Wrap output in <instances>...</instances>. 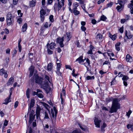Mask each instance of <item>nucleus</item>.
<instances>
[{
  "instance_id": "e433bc0d",
  "label": "nucleus",
  "mask_w": 133,
  "mask_h": 133,
  "mask_svg": "<svg viewBox=\"0 0 133 133\" xmlns=\"http://www.w3.org/2000/svg\"><path fill=\"white\" fill-rule=\"evenodd\" d=\"M106 126V124L104 123L103 124L102 126L101 127V130L102 131H104V128Z\"/></svg>"
},
{
  "instance_id": "ea45409f",
  "label": "nucleus",
  "mask_w": 133,
  "mask_h": 133,
  "mask_svg": "<svg viewBox=\"0 0 133 133\" xmlns=\"http://www.w3.org/2000/svg\"><path fill=\"white\" fill-rule=\"evenodd\" d=\"M41 103L46 108H47L49 106V105L48 104L44 102H41Z\"/></svg>"
},
{
  "instance_id": "5fc2aeb1",
  "label": "nucleus",
  "mask_w": 133,
  "mask_h": 133,
  "mask_svg": "<svg viewBox=\"0 0 133 133\" xmlns=\"http://www.w3.org/2000/svg\"><path fill=\"white\" fill-rule=\"evenodd\" d=\"M48 53L49 54H51L53 53V52L50 49L48 48Z\"/></svg>"
},
{
  "instance_id": "774afa93",
  "label": "nucleus",
  "mask_w": 133,
  "mask_h": 133,
  "mask_svg": "<svg viewBox=\"0 0 133 133\" xmlns=\"http://www.w3.org/2000/svg\"><path fill=\"white\" fill-rule=\"evenodd\" d=\"M18 103V101H16L15 102L14 105L15 108H16L17 107Z\"/></svg>"
},
{
  "instance_id": "b1692460",
  "label": "nucleus",
  "mask_w": 133,
  "mask_h": 133,
  "mask_svg": "<svg viewBox=\"0 0 133 133\" xmlns=\"http://www.w3.org/2000/svg\"><path fill=\"white\" fill-rule=\"evenodd\" d=\"M35 116V115H34V116H31L32 117L29 116V123L31 124L34 120Z\"/></svg>"
},
{
  "instance_id": "69168bd1",
  "label": "nucleus",
  "mask_w": 133,
  "mask_h": 133,
  "mask_svg": "<svg viewBox=\"0 0 133 133\" xmlns=\"http://www.w3.org/2000/svg\"><path fill=\"white\" fill-rule=\"evenodd\" d=\"M119 31L121 33H122L123 32V27L120 28L119 29Z\"/></svg>"
},
{
  "instance_id": "603ef678",
  "label": "nucleus",
  "mask_w": 133,
  "mask_h": 133,
  "mask_svg": "<svg viewBox=\"0 0 133 133\" xmlns=\"http://www.w3.org/2000/svg\"><path fill=\"white\" fill-rule=\"evenodd\" d=\"M132 124H128L127 125V128L128 129H129L130 128H131L132 129L133 128H132Z\"/></svg>"
},
{
  "instance_id": "7c9ffc66",
  "label": "nucleus",
  "mask_w": 133,
  "mask_h": 133,
  "mask_svg": "<svg viewBox=\"0 0 133 133\" xmlns=\"http://www.w3.org/2000/svg\"><path fill=\"white\" fill-rule=\"evenodd\" d=\"M86 78L87 80H91L92 79H94V76H88L86 77Z\"/></svg>"
},
{
  "instance_id": "680f3d73",
  "label": "nucleus",
  "mask_w": 133,
  "mask_h": 133,
  "mask_svg": "<svg viewBox=\"0 0 133 133\" xmlns=\"http://www.w3.org/2000/svg\"><path fill=\"white\" fill-rule=\"evenodd\" d=\"M104 0H99L97 2L98 4H99L101 3H103L104 1Z\"/></svg>"
},
{
  "instance_id": "4d7b16f0",
  "label": "nucleus",
  "mask_w": 133,
  "mask_h": 133,
  "mask_svg": "<svg viewBox=\"0 0 133 133\" xmlns=\"http://www.w3.org/2000/svg\"><path fill=\"white\" fill-rule=\"evenodd\" d=\"M34 111L33 110H32L30 114V116H31V117H32L31 116H34Z\"/></svg>"
},
{
  "instance_id": "6e6552de",
  "label": "nucleus",
  "mask_w": 133,
  "mask_h": 133,
  "mask_svg": "<svg viewBox=\"0 0 133 133\" xmlns=\"http://www.w3.org/2000/svg\"><path fill=\"white\" fill-rule=\"evenodd\" d=\"M53 109L54 111L55 115L53 110L52 111H51V113L52 115V117L53 118V119L54 120H55L56 119V115L57 113V111L56 110V108L55 107H53Z\"/></svg>"
},
{
  "instance_id": "de8ad7c7",
  "label": "nucleus",
  "mask_w": 133,
  "mask_h": 133,
  "mask_svg": "<svg viewBox=\"0 0 133 133\" xmlns=\"http://www.w3.org/2000/svg\"><path fill=\"white\" fill-rule=\"evenodd\" d=\"M116 81L115 79V78H114L112 81L111 82V85H114L115 84V83L116 82Z\"/></svg>"
},
{
  "instance_id": "423d86ee",
  "label": "nucleus",
  "mask_w": 133,
  "mask_h": 133,
  "mask_svg": "<svg viewBox=\"0 0 133 133\" xmlns=\"http://www.w3.org/2000/svg\"><path fill=\"white\" fill-rule=\"evenodd\" d=\"M43 80V78L41 77H39L36 75L35 76V82L37 83L40 85L42 84Z\"/></svg>"
},
{
  "instance_id": "4c0bfd02",
  "label": "nucleus",
  "mask_w": 133,
  "mask_h": 133,
  "mask_svg": "<svg viewBox=\"0 0 133 133\" xmlns=\"http://www.w3.org/2000/svg\"><path fill=\"white\" fill-rule=\"evenodd\" d=\"M122 4H121V5H120V6L119 5H118L116 8V9L117 10V11H120V10H119L121 9V8H122Z\"/></svg>"
},
{
  "instance_id": "9b49d317",
  "label": "nucleus",
  "mask_w": 133,
  "mask_h": 133,
  "mask_svg": "<svg viewBox=\"0 0 133 133\" xmlns=\"http://www.w3.org/2000/svg\"><path fill=\"white\" fill-rule=\"evenodd\" d=\"M41 85V88L44 90L46 89L49 87L48 82V81H45L43 84H42Z\"/></svg>"
},
{
  "instance_id": "c9c22d12",
  "label": "nucleus",
  "mask_w": 133,
  "mask_h": 133,
  "mask_svg": "<svg viewBox=\"0 0 133 133\" xmlns=\"http://www.w3.org/2000/svg\"><path fill=\"white\" fill-rule=\"evenodd\" d=\"M129 79V77L127 76H125L124 75L123 77L122 78V80L124 81H126L128 79Z\"/></svg>"
},
{
  "instance_id": "6e6d98bb",
  "label": "nucleus",
  "mask_w": 133,
  "mask_h": 133,
  "mask_svg": "<svg viewBox=\"0 0 133 133\" xmlns=\"http://www.w3.org/2000/svg\"><path fill=\"white\" fill-rule=\"evenodd\" d=\"M56 74L57 75L59 76H61L62 73L59 71V70H57V71L56 72Z\"/></svg>"
},
{
  "instance_id": "dca6fc26",
  "label": "nucleus",
  "mask_w": 133,
  "mask_h": 133,
  "mask_svg": "<svg viewBox=\"0 0 133 133\" xmlns=\"http://www.w3.org/2000/svg\"><path fill=\"white\" fill-rule=\"evenodd\" d=\"M14 81V78L11 77L9 79L7 83V85L8 86L11 84H12Z\"/></svg>"
},
{
  "instance_id": "bf43d9fd",
  "label": "nucleus",
  "mask_w": 133,
  "mask_h": 133,
  "mask_svg": "<svg viewBox=\"0 0 133 133\" xmlns=\"http://www.w3.org/2000/svg\"><path fill=\"white\" fill-rule=\"evenodd\" d=\"M126 21H127L125 19H122L121 21V23L122 24L124 23Z\"/></svg>"
},
{
  "instance_id": "4be33fe9",
  "label": "nucleus",
  "mask_w": 133,
  "mask_h": 133,
  "mask_svg": "<svg viewBox=\"0 0 133 133\" xmlns=\"http://www.w3.org/2000/svg\"><path fill=\"white\" fill-rule=\"evenodd\" d=\"M85 60V59L84 60L83 59V56H81L79 58L77 59L76 60V61H78L79 63H81L83 62L84 60Z\"/></svg>"
},
{
  "instance_id": "7ed1b4c3",
  "label": "nucleus",
  "mask_w": 133,
  "mask_h": 133,
  "mask_svg": "<svg viewBox=\"0 0 133 133\" xmlns=\"http://www.w3.org/2000/svg\"><path fill=\"white\" fill-rule=\"evenodd\" d=\"M58 4L55 3L54 5V9L55 11H58L61 9V7L64 5V0H57Z\"/></svg>"
},
{
  "instance_id": "412c9836",
  "label": "nucleus",
  "mask_w": 133,
  "mask_h": 133,
  "mask_svg": "<svg viewBox=\"0 0 133 133\" xmlns=\"http://www.w3.org/2000/svg\"><path fill=\"white\" fill-rule=\"evenodd\" d=\"M94 48V47L92 45H90V50H89L88 52V54H92V50Z\"/></svg>"
},
{
  "instance_id": "e2e57ef3",
  "label": "nucleus",
  "mask_w": 133,
  "mask_h": 133,
  "mask_svg": "<svg viewBox=\"0 0 133 133\" xmlns=\"http://www.w3.org/2000/svg\"><path fill=\"white\" fill-rule=\"evenodd\" d=\"M116 38V36L115 35H112L111 39L113 40H115Z\"/></svg>"
},
{
  "instance_id": "c85d7f7f",
  "label": "nucleus",
  "mask_w": 133,
  "mask_h": 133,
  "mask_svg": "<svg viewBox=\"0 0 133 133\" xmlns=\"http://www.w3.org/2000/svg\"><path fill=\"white\" fill-rule=\"evenodd\" d=\"M79 125L80 128L83 131H85L87 129L86 126L84 125L82 126L81 124H79Z\"/></svg>"
},
{
  "instance_id": "2f4dec72",
  "label": "nucleus",
  "mask_w": 133,
  "mask_h": 133,
  "mask_svg": "<svg viewBox=\"0 0 133 133\" xmlns=\"http://www.w3.org/2000/svg\"><path fill=\"white\" fill-rule=\"evenodd\" d=\"M131 3H130L128 5V7L129 8H133V0L131 1Z\"/></svg>"
},
{
  "instance_id": "5701e85b",
  "label": "nucleus",
  "mask_w": 133,
  "mask_h": 133,
  "mask_svg": "<svg viewBox=\"0 0 133 133\" xmlns=\"http://www.w3.org/2000/svg\"><path fill=\"white\" fill-rule=\"evenodd\" d=\"M127 2V0H118V3L120 5H121V4H124Z\"/></svg>"
},
{
  "instance_id": "09e8293b",
  "label": "nucleus",
  "mask_w": 133,
  "mask_h": 133,
  "mask_svg": "<svg viewBox=\"0 0 133 133\" xmlns=\"http://www.w3.org/2000/svg\"><path fill=\"white\" fill-rule=\"evenodd\" d=\"M75 70L74 69L73 70L72 72V75L75 77H76V76H77V74H75Z\"/></svg>"
},
{
  "instance_id": "3c124183",
  "label": "nucleus",
  "mask_w": 133,
  "mask_h": 133,
  "mask_svg": "<svg viewBox=\"0 0 133 133\" xmlns=\"http://www.w3.org/2000/svg\"><path fill=\"white\" fill-rule=\"evenodd\" d=\"M45 80L46 81H49V82H50V80H49V76H47L46 75L45 76Z\"/></svg>"
},
{
  "instance_id": "a211bd4d",
  "label": "nucleus",
  "mask_w": 133,
  "mask_h": 133,
  "mask_svg": "<svg viewBox=\"0 0 133 133\" xmlns=\"http://www.w3.org/2000/svg\"><path fill=\"white\" fill-rule=\"evenodd\" d=\"M126 59L128 62H131L132 60V57L128 54L127 55Z\"/></svg>"
},
{
  "instance_id": "9d476101",
  "label": "nucleus",
  "mask_w": 133,
  "mask_h": 133,
  "mask_svg": "<svg viewBox=\"0 0 133 133\" xmlns=\"http://www.w3.org/2000/svg\"><path fill=\"white\" fill-rule=\"evenodd\" d=\"M35 103V100L34 99L32 98L31 100V102L30 103V106H29L28 108V112H29L31 110V108L33 107Z\"/></svg>"
},
{
  "instance_id": "a18cd8bd",
  "label": "nucleus",
  "mask_w": 133,
  "mask_h": 133,
  "mask_svg": "<svg viewBox=\"0 0 133 133\" xmlns=\"http://www.w3.org/2000/svg\"><path fill=\"white\" fill-rule=\"evenodd\" d=\"M72 133H81L79 130H75L72 132Z\"/></svg>"
},
{
  "instance_id": "49530a36",
  "label": "nucleus",
  "mask_w": 133,
  "mask_h": 133,
  "mask_svg": "<svg viewBox=\"0 0 133 133\" xmlns=\"http://www.w3.org/2000/svg\"><path fill=\"white\" fill-rule=\"evenodd\" d=\"M37 95L39 97L41 98H42L44 97L43 95L41 93H38Z\"/></svg>"
},
{
  "instance_id": "f704fd0d",
  "label": "nucleus",
  "mask_w": 133,
  "mask_h": 133,
  "mask_svg": "<svg viewBox=\"0 0 133 133\" xmlns=\"http://www.w3.org/2000/svg\"><path fill=\"white\" fill-rule=\"evenodd\" d=\"M49 19L50 21L52 22H53L54 21L53 16L52 15H51L50 16Z\"/></svg>"
},
{
  "instance_id": "aec40b11",
  "label": "nucleus",
  "mask_w": 133,
  "mask_h": 133,
  "mask_svg": "<svg viewBox=\"0 0 133 133\" xmlns=\"http://www.w3.org/2000/svg\"><path fill=\"white\" fill-rule=\"evenodd\" d=\"M36 0H32L30 2L29 4L30 7H33L35 6L36 5Z\"/></svg>"
},
{
  "instance_id": "4468645a",
  "label": "nucleus",
  "mask_w": 133,
  "mask_h": 133,
  "mask_svg": "<svg viewBox=\"0 0 133 133\" xmlns=\"http://www.w3.org/2000/svg\"><path fill=\"white\" fill-rule=\"evenodd\" d=\"M55 45V44L54 43H52L50 44H47V46L48 48H49L51 49H53L54 48V46Z\"/></svg>"
},
{
  "instance_id": "f257e3e1",
  "label": "nucleus",
  "mask_w": 133,
  "mask_h": 133,
  "mask_svg": "<svg viewBox=\"0 0 133 133\" xmlns=\"http://www.w3.org/2000/svg\"><path fill=\"white\" fill-rule=\"evenodd\" d=\"M119 101L117 98L114 99L113 101L112 105L110 112L111 113L116 112L117 109L120 108V105L118 103Z\"/></svg>"
},
{
  "instance_id": "2eb2a0df",
  "label": "nucleus",
  "mask_w": 133,
  "mask_h": 133,
  "mask_svg": "<svg viewBox=\"0 0 133 133\" xmlns=\"http://www.w3.org/2000/svg\"><path fill=\"white\" fill-rule=\"evenodd\" d=\"M34 66H31L29 69V70H30V74L29 75L30 77H31L33 75L34 71Z\"/></svg>"
},
{
  "instance_id": "72a5a7b5",
  "label": "nucleus",
  "mask_w": 133,
  "mask_h": 133,
  "mask_svg": "<svg viewBox=\"0 0 133 133\" xmlns=\"http://www.w3.org/2000/svg\"><path fill=\"white\" fill-rule=\"evenodd\" d=\"M14 90V88L13 87L11 88L10 89L9 92L10 95L9 96V98H10L11 97V96L12 93V91Z\"/></svg>"
},
{
  "instance_id": "f3484780",
  "label": "nucleus",
  "mask_w": 133,
  "mask_h": 133,
  "mask_svg": "<svg viewBox=\"0 0 133 133\" xmlns=\"http://www.w3.org/2000/svg\"><path fill=\"white\" fill-rule=\"evenodd\" d=\"M48 114H49V115H51L49 111L48 112V113L46 111L45 112V116L44 117V119H46L48 121H49L50 119Z\"/></svg>"
},
{
  "instance_id": "864d4df0",
  "label": "nucleus",
  "mask_w": 133,
  "mask_h": 133,
  "mask_svg": "<svg viewBox=\"0 0 133 133\" xmlns=\"http://www.w3.org/2000/svg\"><path fill=\"white\" fill-rule=\"evenodd\" d=\"M18 0H13V3L14 5H16L17 4Z\"/></svg>"
},
{
  "instance_id": "0eeeda50",
  "label": "nucleus",
  "mask_w": 133,
  "mask_h": 133,
  "mask_svg": "<svg viewBox=\"0 0 133 133\" xmlns=\"http://www.w3.org/2000/svg\"><path fill=\"white\" fill-rule=\"evenodd\" d=\"M57 42L60 45L61 47L64 46V45L63 44L64 41V37H63L61 38H58L57 39Z\"/></svg>"
},
{
  "instance_id": "79ce46f5",
  "label": "nucleus",
  "mask_w": 133,
  "mask_h": 133,
  "mask_svg": "<svg viewBox=\"0 0 133 133\" xmlns=\"http://www.w3.org/2000/svg\"><path fill=\"white\" fill-rule=\"evenodd\" d=\"M107 19L106 17L104 15H103L101 16V19L102 20L104 21L106 20Z\"/></svg>"
},
{
  "instance_id": "c756f323",
  "label": "nucleus",
  "mask_w": 133,
  "mask_h": 133,
  "mask_svg": "<svg viewBox=\"0 0 133 133\" xmlns=\"http://www.w3.org/2000/svg\"><path fill=\"white\" fill-rule=\"evenodd\" d=\"M96 38L98 41H101L102 39V35L99 34L97 35L96 36Z\"/></svg>"
},
{
  "instance_id": "13d9d810",
  "label": "nucleus",
  "mask_w": 133,
  "mask_h": 133,
  "mask_svg": "<svg viewBox=\"0 0 133 133\" xmlns=\"http://www.w3.org/2000/svg\"><path fill=\"white\" fill-rule=\"evenodd\" d=\"M81 30L83 31H85L86 29V28L84 26H81Z\"/></svg>"
},
{
  "instance_id": "bb28decb",
  "label": "nucleus",
  "mask_w": 133,
  "mask_h": 133,
  "mask_svg": "<svg viewBox=\"0 0 133 133\" xmlns=\"http://www.w3.org/2000/svg\"><path fill=\"white\" fill-rule=\"evenodd\" d=\"M52 68V63H50L48 64L47 66V70L48 71H50L51 70Z\"/></svg>"
},
{
  "instance_id": "39448f33",
  "label": "nucleus",
  "mask_w": 133,
  "mask_h": 133,
  "mask_svg": "<svg viewBox=\"0 0 133 133\" xmlns=\"http://www.w3.org/2000/svg\"><path fill=\"white\" fill-rule=\"evenodd\" d=\"M6 20L7 25L8 26H10L13 24L14 19L11 14L8 13L7 14L6 16Z\"/></svg>"
},
{
  "instance_id": "0e129e2a",
  "label": "nucleus",
  "mask_w": 133,
  "mask_h": 133,
  "mask_svg": "<svg viewBox=\"0 0 133 133\" xmlns=\"http://www.w3.org/2000/svg\"><path fill=\"white\" fill-rule=\"evenodd\" d=\"M18 48L19 52H21L22 50V46L21 45H18Z\"/></svg>"
},
{
  "instance_id": "052dcab7",
  "label": "nucleus",
  "mask_w": 133,
  "mask_h": 133,
  "mask_svg": "<svg viewBox=\"0 0 133 133\" xmlns=\"http://www.w3.org/2000/svg\"><path fill=\"white\" fill-rule=\"evenodd\" d=\"M130 16H129L128 15H125V20L127 21L129 19V18H130Z\"/></svg>"
},
{
  "instance_id": "37998d69",
  "label": "nucleus",
  "mask_w": 133,
  "mask_h": 133,
  "mask_svg": "<svg viewBox=\"0 0 133 133\" xmlns=\"http://www.w3.org/2000/svg\"><path fill=\"white\" fill-rule=\"evenodd\" d=\"M5 73V72H4L3 69H2L0 70V74L1 75H3Z\"/></svg>"
},
{
  "instance_id": "393cba45",
  "label": "nucleus",
  "mask_w": 133,
  "mask_h": 133,
  "mask_svg": "<svg viewBox=\"0 0 133 133\" xmlns=\"http://www.w3.org/2000/svg\"><path fill=\"white\" fill-rule=\"evenodd\" d=\"M27 28V24L26 23H25L22 26V30L23 32H24L25 31Z\"/></svg>"
},
{
  "instance_id": "a19ab883",
  "label": "nucleus",
  "mask_w": 133,
  "mask_h": 133,
  "mask_svg": "<svg viewBox=\"0 0 133 133\" xmlns=\"http://www.w3.org/2000/svg\"><path fill=\"white\" fill-rule=\"evenodd\" d=\"M78 6L77 3V2H75L73 4V8L77 9V7Z\"/></svg>"
},
{
  "instance_id": "8fccbe9b",
  "label": "nucleus",
  "mask_w": 133,
  "mask_h": 133,
  "mask_svg": "<svg viewBox=\"0 0 133 133\" xmlns=\"http://www.w3.org/2000/svg\"><path fill=\"white\" fill-rule=\"evenodd\" d=\"M60 63H57V70H60Z\"/></svg>"
},
{
  "instance_id": "c03bdc74",
  "label": "nucleus",
  "mask_w": 133,
  "mask_h": 133,
  "mask_svg": "<svg viewBox=\"0 0 133 133\" xmlns=\"http://www.w3.org/2000/svg\"><path fill=\"white\" fill-rule=\"evenodd\" d=\"M113 4V3L112 2H110L107 5V7L109 8V7H111Z\"/></svg>"
},
{
  "instance_id": "58836bf2",
  "label": "nucleus",
  "mask_w": 133,
  "mask_h": 133,
  "mask_svg": "<svg viewBox=\"0 0 133 133\" xmlns=\"http://www.w3.org/2000/svg\"><path fill=\"white\" fill-rule=\"evenodd\" d=\"M17 12L18 15L20 17H22V16L23 14L21 13V11L20 10H19L17 11Z\"/></svg>"
},
{
  "instance_id": "cd10ccee",
  "label": "nucleus",
  "mask_w": 133,
  "mask_h": 133,
  "mask_svg": "<svg viewBox=\"0 0 133 133\" xmlns=\"http://www.w3.org/2000/svg\"><path fill=\"white\" fill-rule=\"evenodd\" d=\"M65 91L64 89H63L61 93V97H65Z\"/></svg>"
},
{
  "instance_id": "1a4fd4ad",
  "label": "nucleus",
  "mask_w": 133,
  "mask_h": 133,
  "mask_svg": "<svg viewBox=\"0 0 133 133\" xmlns=\"http://www.w3.org/2000/svg\"><path fill=\"white\" fill-rule=\"evenodd\" d=\"M41 110V109L40 107L39 106L37 105L36 109V116L37 119L39 118V116L40 115V112Z\"/></svg>"
},
{
  "instance_id": "338daca9",
  "label": "nucleus",
  "mask_w": 133,
  "mask_h": 133,
  "mask_svg": "<svg viewBox=\"0 0 133 133\" xmlns=\"http://www.w3.org/2000/svg\"><path fill=\"white\" fill-rule=\"evenodd\" d=\"M48 23L47 22H46L44 24V26L46 28H47L48 27Z\"/></svg>"
},
{
  "instance_id": "20e7f679",
  "label": "nucleus",
  "mask_w": 133,
  "mask_h": 133,
  "mask_svg": "<svg viewBox=\"0 0 133 133\" xmlns=\"http://www.w3.org/2000/svg\"><path fill=\"white\" fill-rule=\"evenodd\" d=\"M68 5L69 6L68 8L69 9V11L71 13H73L74 15L76 16L77 15L79 14H80L79 11L77 10V9L73 8L71 10L70 7V6L72 4L71 0H68Z\"/></svg>"
},
{
  "instance_id": "473e14b6",
  "label": "nucleus",
  "mask_w": 133,
  "mask_h": 133,
  "mask_svg": "<svg viewBox=\"0 0 133 133\" xmlns=\"http://www.w3.org/2000/svg\"><path fill=\"white\" fill-rule=\"evenodd\" d=\"M29 89H28L26 91V94L27 98H30L29 96Z\"/></svg>"
},
{
  "instance_id": "6ab92c4d",
  "label": "nucleus",
  "mask_w": 133,
  "mask_h": 133,
  "mask_svg": "<svg viewBox=\"0 0 133 133\" xmlns=\"http://www.w3.org/2000/svg\"><path fill=\"white\" fill-rule=\"evenodd\" d=\"M66 40L67 42L69 41L71 38L72 36L69 32H67L66 33Z\"/></svg>"
},
{
  "instance_id": "f8f14e48",
  "label": "nucleus",
  "mask_w": 133,
  "mask_h": 133,
  "mask_svg": "<svg viewBox=\"0 0 133 133\" xmlns=\"http://www.w3.org/2000/svg\"><path fill=\"white\" fill-rule=\"evenodd\" d=\"M95 125L96 127L97 128L100 127L99 124L101 122L100 120H98V119L96 117L95 118V119L94 120Z\"/></svg>"
},
{
  "instance_id": "f03ea898",
  "label": "nucleus",
  "mask_w": 133,
  "mask_h": 133,
  "mask_svg": "<svg viewBox=\"0 0 133 133\" xmlns=\"http://www.w3.org/2000/svg\"><path fill=\"white\" fill-rule=\"evenodd\" d=\"M50 10L48 9H42L40 11V18L42 22H43L45 19V16L48 15L50 12Z\"/></svg>"
},
{
  "instance_id": "a878e982",
  "label": "nucleus",
  "mask_w": 133,
  "mask_h": 133,
  "mask_svg": "<svg viewBox=\"0 0 133 133\" xmlns=\"http://www.w3.org/2000/svg\"><path fill=\"white\" fill-rule=\"evenodd\" d=\"M11 97L10 98H9V97L8 98H7L5 100V102H4L3 103V104H4L5 105H7L8 104V103L9 102L11 101V100H9L10 99Z\"/></svg>"
},
{
  "instance_id": "ddd939ff",
  "label": "nucleus",
  "mask_w": 133,
  "mask_h": 133,
  "mask_svg": "<svg viewBox=\"0 0 133 133\" xmlns=\"http://www.w3.org/2000/svg\"><path fill=\"white\" fill-rule=\"evenodd\" d=\"M125 35L127 38L129 39L133 37V35L131 34L129 31L128 32L127 31H125Z\"/></svg>"
}]
</instances>
